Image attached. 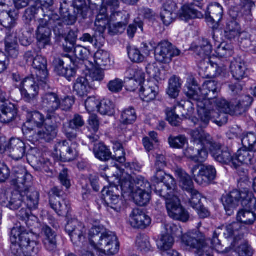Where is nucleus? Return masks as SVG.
I'll list each match as a JSON object with an SVG mask.
<instances>
[{
	"instance_id": "obj_1",
	"label": "nucleus",
	"mask_w": 256,
	"mask_h": 256,
	"mask_svg": "<svg viewBox=\"0 0 256 256\" xmlns=\"http://www.w3.org/2000/svg\"><path fill=\"white\" fill-rule=\"evenodd\" d=\"M60 106V100L54 92H48L41 98L40 107L46 112L45 116L38 111L26 110L27 121L22 130L24 134L32 142H50L57 136L60 124L55 112Z\"/></svg>"
},
{
	"instance_id": "obj_2",
	"label": "nucleus",
	"mask_w": 256,
	"mask_h": 256,
	"mask_svg": "<svg viewBox=\"0 0 256 256\" xmlns=\"http://www.w3.org/2000/svg\"><path fill=\"white\" fill-rule=\"evenodd\" d=\"M10 239L13 256H35L38 252L37 236L20 225L12 229Z\"/></svg>"
},
{
	"instance_id": "obj_3",
	"label": "nucleus",
	"mask_w": 256,
	"mask_h": 256,
	"mask_svg": "<svg viewBox=\"0 0 256 256\" xmlns=\"http://www.w3.org/2000/svg\"><path fill=\"white\" fill-rule=\"evenodd\" d=\"M90 244L108 255H114L119 250V243L113 232L106 230L102 226L94 225L90 230Z\"/></svg>"
},
{
	"instance_id": "obj_4",
	"label": "nucleus",
	"mask_w": 256,
	"mask_h": 256,
	"mask_svg": "<svg viewBox=\"0 0 256 256\" xmlns=\"http://www.w3.org/2000/svg\"><path fill=\"white\" fill-rule=\"evenodd\" d=\"M188 90L186 94L192 102H203L212 104L220 91L219 84L215 80L206 81L200 87L196 80L192 77L188 78Z\"/></svg>"
},
{
	"instance_id": "obj_5",
	"label": "nucleus",
	"mask_w": 256,
	"mask_h": 256,
	"mask_svg": "<svg viewBox=\"0 0 256 256\" xmlns=\"http://www.w3.org/2000/svg\"><path fill=\"white\" fill-rule=\"evenodd\" d=\"M13 172L18 190L11 194L6 207L16 210L26 205L24 194L27 189L32 184V176L23 167H14Z\"/></svg>"
},
{
	"instance_id": "obj_6",
	"label": "nucleus",
	"mask_w": 256,
	"mask_h": 256,
	"mask_svg": "<svg viewBox=\"0 0 256 256\" xmlns=\"http://www.w3.org/2000/svg\"><path fill=\"white\" fill-rule=\"evenodd\" d=\"M252 102V98L249 96H243L238 100H232L228 103L225 99L217 98L212 101V106L221 114L223 118H226V114L233 112L236 115H240L245 112Z\"/></svg>"
},
{
	"instance_id": "obj_7",
	"label": "nucleus",
	"mask_w": 256,
	"mask_h": 256,
	"mask_svg": "<svg viewBox=\"0 0 256 256\" xmlns=\"http://www.w3.org/2000/svg\"><path fill=\"white\" fill-rule=\"evenodd\" d=\"M251 196L250 191L245 188L240 190H234L224 194L221 200L227 214L230 216L240 204L242 206L246 207L248 204L247 198H250Z\"/></svg>"
},
{
	"instance_id": "obj_8",
	"label": "nucleus",
	"mask_w": 256,
	"mask_h": 256,
	"mask_svg": "<svg viewBox=\"0 0 256 256\" xmlns=\"http://www.w3.org/2000/svg\"><path fill=\"white\" fill-rule=\"evenodd\" d=\"M195 103L198 107V118L196 119V122H194L195 125L204 128L208 126L210 120L220 126L226 122L222 118L218 120L221 117V114L214 109L212 104H206L200 102Z\"/></svg>"
},
{
	"instance_id": "obj_9",
	"label": "nucleus",
	"mask_w": 256,
	"mask_h": 256,
	"mask_svg": "<svg viewBox=\"0 0 256 256\" xmlns=\"http://www.w3.org/2000/svg\"><path fill=\"white\" fill-rule=\"evenodd\" d=\"M182 242L186 246L195 249L196 256H212V249L207 246L208 240L202 234L196 236L188 234H183Z\"/></svg>"
},
{
	"instance_id": "obj_10",
	"label": "nucleus",
	"mask_w": 256,
	"mask_h": 256,
	"mask_svg": "<svg viewBox=\"0 0 256 256\" xmlns=\"http://www.w3.org/2000/svg\"><path fill=\"white\" fill-rule=\"evenodd\" d=\"M156 172L152 178L153 183L152 189L160 196H166L167 190H171L175 184L174 178L167 175L163 168H156Z\"/></svg>"
},
{
	"instance_id": "obj_11",
	"label": "nucleus",
	"mask_w": 256,
	"mask_h": 256,
	"mask_svg": "<svg viewBox=\"0 0 256 256\" xmlns=\"http://www.w3.org/2000/svg\"><path fill=\"white\" fill-rule=\"evenodd\" d=\"M170 192L166 193V196H162L166 200V208L168 216L173 219L182 222H187L190 218L188 212L181 206L178 196L171 194Z\"/></svg>"
},
{
	"instance_id": "obj_12",
	"label": "nucleus",
	"mask_w": 256,
	"mask_h": 256,
	"mask_svg": "<svg viewBox=\"0 0 256 256\" xmlns=\"http://www.w3.org/2000/svg\"><path fill=\"white\" fill-rule=\"evenodd\" d=\"M229 14L231 20L227 21L224 29V34L226 38L230 40H234L238 38L242 40L244 38H246L248 34L241 31V28L237 22V18L240 16L236 8H232L229 11Z\"/></svg>"
},
{
	"instance_id": "obj_13",
	"label": "nucleus",
	"mask_w": 256,
	"mask_h": 256,
	"mask_svg": "<svg viewBox=\"0 0 256 256\" xmlns=\"http://www.w3.org/2000/svg\"><path fill=\"white\" fill-rule=\"evenodd\" d=\"M208 150L216 160L219 162L230 164L235 168L239 167V164L236 163V160L235 159L232 152L228 148L222 146L221 144L214 142Z\"/></svg>"
},
{
	"instance_id": "obj_14",
	"label": "nucleus",
	"mask_w": 256,
	"mask_h": 256,
	"mask_svg": "<svg viewBox=\"0 0 256 256\" xmlns=\"http://www.w3.org/2000/svg\"><path fill=\"white\" fill-rule=\"evenodd\" d=\"M180 51L168 41L160 42L155 48L154 56L160 63L168 64L172 58L180 55Z\"/></svg>"
},
{
	"instance_id": "obj_15",
	"label": "nucleus",
	"mask_w": 256,
	"mask_h": 256,
	"mask_svg": "<svg viewBox=\"0 0 256 256\" xmlns=\"http://www.w3.org/2000/svg\"><path fill=\"white\" fill-rule=\"evenodd\" d=\"M192 173L195 182L200 185L209 184L216 177L215 168L210 165L202 164L192 169Z\"/></svg>"
},
{
	"instance_id": "obj_16",
	"label": "nucleus",
	"mask_w": 256,
	"mask_h": 256,
	"mask_svg": "<svg viewBox=\"0 0 256 256\" xmlns=\"http://www.w3.org/2000/svg\"><path fill=\"white\" fill-rule=\"evenodd\" d=\"M66 230L75 245H80L85 239L86 227L78 220H70L66 226Z\"/></svg>"
},
{
	"instance_id": "obj_17",
	"label": "nucleus",
	"mask_w": 256,
	"mask_h": 256,
	"mask_svg": "<svg viewBox=\"0 0 256 256\" xmlns=\"http://www.w3.org/2000/svg\"><path fill=\"white\" fill-rule=\"evenodd\" d=\"M104 201L108 207V210L112 209L119 212L122 209V202L120 198L118 188L116 186H110L102 190Z\"/></svg>"
},
{
	"instance_id": "obj_18",
	"label": "nucleus",
	"mask_w": 256,
	"mask_h": 256,
	"mask_svg": "<svg viewBox=\"0 0 256 256\" xmlns=\"http://www.w3.org/2000/svg\"><path fill=\"white\" fill-rule=\"evenodd\" d=\"M164 228L165 230V234L162 235L157 242V246L160 250L166 252L174 244L172 235L176 234L179 230L176 225L171 223L164 224Z\"/></svg>"
},
{
	"instance_id": "obj_19",
	"label": "nucleus",
	"mask_w": 256,
	"mask_h": 256,
	"mask_svg": "<svg viewBox=\"0 0 256 256\" xmlns=\"http://www.w3.org/2000/svg\"><path fill=\"white\" fill-rule=\"evenodd\" d=\"M78 144L76 142H72L70 144L66 141H62L58 142L55 147V151L56 154H60L61 158L65 161H71L76 159L78 156Z\"/></svg>"
},
{
	"instance_id": "obj_20",
	"label": "nucleus",
	"mask_w": 256,
	"mask_h": 256,
	"mask_svg": "<svg viewBox=\"0 0 256 256\" xmlns=\"http://www.w3.org/2000/svg\"><path fill=\"white\" fill-rule=\"evenodd\" d=\"M19 86L22 98L28 102L33 100L38 94L39 87L32 78L24 79Z\"/></svg>"
},
{
	"instance_id": "obj_21",
	"label": "nucleus",
	"mask_w": 256,
	"mask_h": 256,
	"mask_svg": "<svg viewBox=\"0 0 256 256\" xmlns=\"http://www.w3.org/2000/svg\"><path fill=\"white\" fill-rule=\"evenodd\" d=\"M19 86L22 98L28 102L33 100L38 94L39 87L32 78L24 79Z\"/></svg>"
},
{
	"instance_id": "obj_22",
	"label": "nucleus",
	"mask_w": 256,
	"mask_h": 256,
	"mask_svg": "<svg viewBox=\"0 0 256 256\" xmlns=\"http://www.w3.org/2000/svg\"><path fill=\"white\" fill-rule=\"evenodd\" d=\"M19 86L22 98L28 102L33 100L38 94L39 87L32 78L24 79Z\"/></svg>"
},
{
	"instance_id": "obj_23",
	"label": "nucleus",
	"mask_w": 256,
	"mask_h": 256,
	"mask_svg": "<svg viewBox=\"0 0 256 256\" xmlns=\"http://www.w3.org/2000/svg\"><path fill=\"white\" fill-rule=\"evenodd\" d=\"M4 151L7 152L12 159L18 160L25 155L26 145L20 139L12 138L6 145Z\"/></svg>"
},
{
	"instance_id": "obj_24",
	"label": "nucleus",
	"mask_w": 256,
	"mask_h": 256,
	"mask_svg": "<svg viewBox=\"0 0 256 256\" xmlns=\"http://www.w3.org/2000/svg\"><path fill=\"white\" fill-rule=\"evenodd\" d=\"M49 18L46 16L45 18H40L39 25L36 30V40L40 47L44 48L50 44L51 30L47 26Z\"/></svg>"
},
{
	"instance_id": "obj_25",
	"label": "nucleus",
	"mask_w": 256,
	"mask_h": 256,
	"mask_svg": "<svg viewBox=\"0 0 256 256\" xmlns=\"http://www.w3.org/2000/svg\"><path fill=\"white\" fill-rule=\"evenodd\" d=\"M72 60L69 57H64V59L55 60L54 70L60 76L66 78L68 80L76 74V69L72 66Z\"/></svg>"
},
{
	"instance_id": "obj_26",
	"label": "nucleus",
	"mask_w": 256,
	"mask_h": 256,
	"mask_svg": "<svg viewBox=\"0 0 256 256\" xmlns=\"http://www.w3.org/2000/svg\"><path fill=\"white\" fill-rule=\"evenodd\" d=\"M8 9V4L0 2V24L6 28H11L16 25L17 12Z\"/></svg>"
},
{
	"instance_id": "obj_27",
	"label": "nucleus",
	"mask_w": 256,
	"mask_h": 256,
	"mask_svg": "<svg viewBox=\"0 0 256 256\" xmlns=\"http://www.w3.org/2000/svg\"><path fill=\"white\" fill-rule=\"evenodd\" d=\"M31 66L38 70L36 74L38 80L40 84L44 85L43 86L45 88L47 85L48 76L46 60L44 57L38 55Z\"/></svg>"
},
{
	"instance_id": "obj_28",
	"label": "nucleus",
	"mask_w": 256,
	"mask_h": 256,
	"mask_svg": "<svg viewBox=\"0 0 256 256\" xmlns=\"http://www.w3.org/2000/svg\"><path fill=\"white\" fill-rule=\"evenodd\" d=\"M126 74L128 78L130 79L128 83V89L130 91H134L136 88L144 80L145 74L143 71L137 67H130Z\"/></svg>"
},
{
	"instance_id": "obj_29",
	"label": "nucleus",
	"mask_w": 256,
	"mask_h": 256,
	"mask_svg": "<svg viewBox=\"0 0 256 256\" xmlns=\"http://www.w3.org/2000/svg\"><path fill=\"white\" fill-rule=\"evenodd\" d=\"M17 115L18 110L14 104L8 101H0V122H10L16 118Z\"/></svg>"
},
{
	"instance_id": "obj_30",
	"label": "nucleus",
	"mask_w": 256,
	"mask_h": 256,
	"mask_svg": "<svg viewBox=\"0 0 256 256\" xmlns=\"http://www.w3.org/2000/svg\"><path fill=\"white\" fill-rule=\"evenodd\" d=\"M60 16L53 13L52 12L48 11L47 12V14H45L44 12L42 18H45L46 16H48L49 20L47 22V26L49 27L56 21H60L58 23V24H61L62 22L66 25H72L75 22L76 20V18L70 15L67 10L66 12H63L62 8H60Z\"/></svg>"
},
{
	"instance_id": "obj_31",
	"label": "nucleus",
	"mask_w": 256,
	"mask_h": 256,
	"mask_svg": "<svg viewBox=\"0 0 256 256\" xmlns=\"http://www.w3.org/2000/svg\"><path fill=\"white\" fill-rule=\"evenodd\" d=\"M192 138L194 142V145L200 146L208 150L212 144L214 142L212 137L205 131L196 128L190 132Z\"/></svg>"
},
{
	"instance_id": "obj_32",
	"label": "nucleus",
	"mask_w": 256,
	"mask_h": 256,
	"mask_svg": "<svg viewBox=\"0 0 256 256\" xmlns=\"http://www.w3.org/2000/svg\"><path fill=\"white\" fill-rule=\"evenodd\" d=\"M42 240L44 248L49 252L54 254L58 251L56 234L50 228L47 226L42 228Z\"/></svg>"
},
{
	"instance_id": "obj_33",
	"label": "nucleus",
	"mask_w": 256,
	"mask_h": 256,
	"mask_svg": "<svg viewBox=\"0 0 256 256\" xmlns=\"http://www.w3.org/2000/svg\"><path fill=\"white\" fill-rule=\"evenodd\" d=\"M140 92L141 99L149 102L156 99L158 94V88L154 82L148 81L140 88Z\"/></svg>"
},
{
	"instance_id": "obj_34",
	"label": "nucleus",
	"mask_w": 256,
	"mask_h": 256,
	"mask_svg": "<svg viewBox=\"0 0 256 256\" xmlns=\"http://www.w3.org/2000/svg\"><path fill=\"white\" fill-rule=\"evenodd\" d=\"M208 149L200 146H190L184 151V155L188 158L198 162H202L208 156Z\"/></svg>"
},
{
	"instance_id": "obj_35",
	"label": "nucleus",
	"mask_w": 256,
	"mask_h": 256,
	"mask_svg": "<svg viewBox=\"0 0 256 256\" xmlns=\"http://www.w3.org/2000/svg\"><path fill=\"white\" fill-rule=\"evenodd\" d=\"M176 9V4L171 0H168L164 4L160 12V18L166 26H168L174 22Z\"/></svg>"
},
{
	"instance_id": "obj_36",
	"label": "nucleus",
	"mask_w": 256,
	"mask_h": 256,
	"mask_svg": "<svg viewBox=\"0 0 256 256\" xmlns=\"http://www.w3.org/2000/svg\"><path fill=\"white\" fill-rule=\"evenodd\" d=\"M151 222L150 218L139 208L134 209L130 214V224L134 228H144Z\"/></svg>"
},
{
	"instance_id": "obj_37",
	"label": "nucleus",
	"mask_w": 256,
	"mask_h": 256,
	"mask_svg": "<svg viewBox=\"0 0 256 256\" xmlns=\"http://www.w3.org/2000/svg\"><path fill=\"white\" fill-rule=\"evenodd\" d=\"M142 184L140 186H136V189L133 192V198L137 204L140 206H144L150 201V196L148 192H146L145 188H149L150 186L148 182H141Z\"/></svg>"
},
{
	"instance_id": "obj_38",
	"label": "nucleus",
	"mask_w": 256,
	"mask_h": 256,
	"mask_svg": "<svg viewBox=\"0 0 256 256\" xmlns=\"http://www.w3.org/2000/svg\"><path fill=\"white\" fill-rule=\"evenodd\" d=\"M50 207L58 216H68L70 207L69 201L65 198H56L53 196L50 200Z\"/></svg>"
},
{
	"instance_id": "obj_39",
	"label": "nucleus",
	"mask_w": 256,
	"mask_h": 256,
	"mask_svg": "<svg viewBox=\"0 0 256 256\" xmlns=\"http://www.w3.org/2000/svg\"><path fill=\"white\" fill-rule=\"evenodd\" d=\"M194 3L184 5L180 12V18L184 20L187 21L190 19L202 17L203 15Z\"/></svg>"
},
{
	"instance_id": "obj_40",
	"label": "nucleus",
	"mask_w": 256,
	"mask_h": 256,
	"mask_svg": "<svg viewBox=\"0 0 256 256\" xmlns=\"http://www.w3.org/2000/svg\"><path fill=\"white\" fill-rule=\"evenodd\" d=\"M220 228L222 229V234L226 238H233L234 240H236L237 238L240 239L243 237L241 232L242 224L240 222H234L226 226H222Z\"/></svg>"
},
{
	"instance_id": "obj_41",
	"label": "nucleus",
	"mask_w": 256,
	"mask_h": 256,
	"mask_svg": "<svg viewBox=\"0 0 256 256\" xmlns=\"http://www.w3.org/2000/svg\"><path fill=\"white\" fill-rule=\"evenodd\" d=\"M256 150H248L246 148L240 149L237 153L235 159L236 160V163L239 164H245L247 165L252 164L254 162V153Z\"/></svg>"
},
{
	"instance_id": "obj_42",
	"label": "nucleus",
	"mask_w": 256,
	"mask_h": 256,
	"mask_svg": "<svg viewBox=\"0 0 256 256\" xmlns=\"http://www.w3.org/2000/svg\"><path fill=\"white\" fill-rule=\"evenodd\" d=\"M230 70L234 80L240 81L246 76V68L244 62L236 60L231 62Z\"/></svg>"
},
{
	"instance_id": "obj_43",
	"label": "nucleus",
	"mask_w": 256,
	"mask_h": 256,
	"mask_svg": "<svg viewBox=\"0 0 256 256\" xmlns=\"http://www.w3.org/2000/svg\"><path fill=\"white\" fill-rule=\"evenodd\" d=\"M88 81L86 76L78 78L74 84V92L80 97L87 96L90 90Z\"/></svg>"
},
{
	"instance_id": "obj_44",
	"label": "nucleus",
	"mask_w": 256,
	"mask_h": 256,
	"mask_svg": "<svg viewBox=\"0 0 256 256\" xmlns=\"http://www.w3.org/2000/svg\"><path fill=\"white\" fill-rule=\"evenodd\" d=\"M104 2L106 4L108 7H109L112 10V14L110 16V20L116 22L115 24V26L118 28H122L125 26L128 23V14L126 12H114L113 10H115L118 7L114 8L112 6L108 5Z\"/></svg>"
},
{
	"instance_id": "obj_45",
	"label": "nucleus",
	"mask_w": 256,
	"mask_h": 256,
	"mask_svg": "<svg viewBox=\"0 0 256 256\" xmlns=\"http://www.w3.org/2000/svg\"><path fill=\"white\" fill-rule=\"evenodd\" d=\"M25 196H26V201L24 200L25 206L30 208H36L39 202V194L32 187V184L27 189Z\"/></svg>"
},
{
	"instance_id": "obj_46",
	"label": "nucleus",
	"mask_w": 256,
	"mask_h": 256,
	"mask_svg": "<svg viewBox=\"0 0 256 256\" xmlns=\"http://www.w3.org/2000/svg\"><path fill=\"white\" fill-rule=\"evenodd\" d=\"M122 191L126 192L132 193L136 189V186H138L140 184H137L132 177L128 174H123L120 182Z\"/></svg>"
},
{
	"instance_id": "obj_47",
	"label": "nucleus",
	"mask_w": 256,
	"mask_h": 256,
	"mask_svg": "<svg viewBox=\"0 0 256 256\" xmlns=\"http://www.w3.org/2000/svg\"><path fill=\"white\" fill-rule=\"evenodd\" d=\"M243 208L239 211L237 215V219L242 223L252 224L256 220L255 214L252 211L254 208L242 206Z\"/></svg>"
},
{
	"instance_id": "obj_48",
	"label": "nucleus",
	"mask_w": 256,
	"mask_h": 256,
	"mask_svg": "<svg viewBox=\"0 0 256 256\" xmlns=\"http://www.w3.org/2000/svg\"><path fill=\"white\" fill-rule=\"evenodd\" d=\"M176 176L179 180L180 185L184 190L188 192L194 189V184L190 176L182 169H178Z\"/></svg>"
},
{
	"instance_id": "obj_49",
	"label": "nucleus",
	"mask_w": 256,
	"mask_h": 256,
	"mask_svg": "<svg viewBox=\"0 0 256 256\" xmlns=\"http://www.w3.org/2000/svg\"><path fill=\"white\" fill-rule=\"evenodd\" d=\"M94 152L96 157L102 161H107L112 158L110 149L102 143L95 145Z\"/></svg>"
},
{
	"instance_id": "obj_50",
	"label": "nucleus",
	"mask_w": 256,
	"mask_h": 256,
	"mask_svg": "<svg viewBox=\"0 0 256 256\" xmlns=\"http://www.w3.org/2000/svg\"><path fill=\"white\" fill-rule=\"evenodd\" d=\"M194 48V52L201 58L209 56L212 52V46L210 42L202 38L198 46Z\"/></svg>"
},
{
	"instance_id": "obj_51",
	"label": "nucleus",
	"mask_w": 256,
	"mask_h": 256,
	"mask_svg": "<svg viewBox=\"0 0 256 256\" xmlns=\"http://www.w3.org/2000/svg\"><path fill=\"white\" fill-rule=\"evenodd\" d=\"M167 94L172 98H176L179 93L182 84L179 78L174 76L170 80Z\"/></svg>"
},
{
	"instance_id": "obj_52",
	"label": "nucleus",
	"mask_w": 256,
	"mask_h": 256,
	"mask_svg": "<svg viewBox=\"0 0 256 256\" xmlns=\"http://www.w3.org/2000/svg\"><path fill=\"white\" fill-rule=\"evenodd\" d=\"M208 12L213 22H219L222 17L223 9L220 4L214 3L208 6Z\"/></svg>"
},
{
	"instance_id": "obj_53",
	"label": "nucleus",
	"mask_w": 256,
	"mask_h": 256,
	"mask_svg": "<svg viewBox=\"0 0 256 256\" xmlns=\"http://www.w3.org/2000/svg\"><path fill=\"white\" fill-rule=\"evenodd\" d=\"M94 62L98 66L102 67L110 64V54L104 50H98L94 56Z\"/></svg>"
},
{
	"instance_id": "obj_54",
	"label": "nucleus",
	"mask_w": 256,
	"mask_h": 256,
	"mask_svg": "<svg viewBox=\"0 0 256 256\" xmlns=\"http://www.w3.org/2000/svg\"><path fill=\"white\" fill-rule=\"evenodd\" d=\"M137 118L135 110L130 107L124 110L121 115L122 124L127 125L133 124Z\"/></svg>"
},
{
	"instance_id": "obj_55",
	"label": "nucleus",
	"mask_w": 256,
	"mask_h": 256,
	"mask_svg": "<svg viewBox=\"0 0 256 256\" xmlns=\"http://www.w3.org/2000/svg\"><path fill=\"white\" fill-rule=\"evenodd\" d=\"M98 110L102 115L111 116L114 113V105L109 100H103L100 102Z\"/></svg>"
},
{
	"instance_id": "obj_56",
	"label": "nucleus",
	"mask_w": 256,
	"mask_h": 256,
	"mask_svg": "<svg viewBox=\"0 0 256 256\" xmlns=\"http://www.w3.org/2000/svg\"><path fill=\"white\" fill-rule=\"evenodd\" d=\"M136 245L138 248L143 252H146L150 251L151 248L150 238L144 234H140L137 236Z\"/></svg>"
},
{
	"instance_id": "obj_57",
	"label": "nucleus",
	"mask_w": 256,
	"mask_h": 256,
	"mask_svg": "<svg viewBox=\"0 0 256 256\" xmlns=\"http://www.w3.org/2000/svg\"><path fill=\"white\" fill-rule=\"evenodd\" d=\"M128 52L130 59L132 62L140 63L144 62L146 58L140 50L134 46L128 48Z\"/></svg>"
},
{
	"instance_id": "obj_58",
	"label": "nucleus",
	"mask_w": 256,
	"mask_h": 256,
	"mask_svg": "<svg viewBox=\"0 0 256 256\" xmlns=\"http://www.w3.org/2000/svg\"><path fill=\"white\" fill-rule=\"evenodd\" d=\"M234 254H232L230 256H252L253 250L250 246L244 242L236 248Z\"/></svg>"
},
{
	"instance_id": "obj_59",
	"label": "nucleus",
	"mask_w": 256,
	"mask_h": 256,
	"mask_svg": "<svg viewBox=\"0 0 256 256\" xmlns=\"http://www.w3.org/2000/svg\"><path fill=\"white\" fill-rule=\"evenodd\" d=\"M86 76L92 82H100L104 77V74L102 68L96 67L89 68L88 73L86 74Z\"/></svg>"
},
{
	"instance_id": "obj_60",
	"label": "nucleus",
	"mask_w": 256,
	"mask_h": 256,
	"mask_svg": "<svg viewBox=\"0 0 256 256\" xmlns=\"http://www.w3.org/2000/svg\"><path fill=\"white\" fill-rule=\"evenodd\" d=\"M244 147L248 150H256V134L253 132H248L244 134L242 140Z\"/></svg>"
},
{
	"instance_id": "obj_61",
	"label": "nucleus",
	"mask_w": 256,
	"mask_h": 256,
	"mask_svg": "<svg viewBox=\"0 0 256 256\" xmlns=\"http://www.w3.org/2000/svg\"><path fill=\"white\" fill-rule=\"evenodd\" d=\"M233 46L230 44L222 42L216 48L217 55L221 58L231 56L233 54Z\"/></svg>"
},
{
	"instance_id": "obj_62",
	"label": "nucleus",
	"mask_w": 256,
	"mask_h": 256,
	"mask_svg": "<svg viewBox=\"0 0 256 256\" xmlns=\"http://www.w3.org/2000/svg\"><path fill=\"white\" fill-rule=\"evenodd\" d=\"M74 5L77 10V12L75 11L77 16H81L82 18H85L88 10L85 0H74Z\"/></svg>"
},
{
	"instance_id": "obj_63",
	"label": "nucleus",
	"mask_w": 256,
	"mask_h": 256,
	"mask_svg": "<svg viewBox=\"0 0 256 256\" xmlns=\"http://www.w3.org/2000/svg\"><path fill=\"white\" fill-rule=\"evenodd\" d=\"M38 156L36 157L33 154H30L29 156L30 158L34 156L32 160L37 163L38 168H41L42 170L48 172L50 171L48 168H50V166H52L51 163L48 160L46 159L43 156H42L40 153H38Z\"/></svg>"
},
{
	"instance_id": "obj_64",
	"label": "nucleus",
	"mask_w": 256,
	"mask_h": 256,
	"mask_svg": "<svg viewBox=\"0 0 256 256\" xmlns=\"http://www.w3.org/2000/svg\"><path fill=\"white\" fill-rule=\"evenodd\" d=\"M168 142L170 146L174 148H182L187 142V140L184 136H170L168 138Z\"/></svg>"
}]
</instances>
